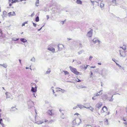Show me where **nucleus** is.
Masks as SVG:
<instances>
[{
  "label": "nucleus",
  "mask_w": 127,
  "mask_h": 127,
  "mask_svg": "<svg viewBox=\"0 0 127 127\" xmlns=\"http://www.w3.org/2000/svg\"><path fill=\"white\" fill-rule=\"evenodd\" d=\"M120 54L122 56H123V55H124L123 54H124L125 53V52L124 51H122V52L120 50L119 51Z\"/></svg>",
  "instance_id": "nucleus-20"
},
{
  "label": "nucleus",
  "mask_w": 127,
  "mask_h": 127,
  "mask_svg": "<svg viewBox=\"0 0 127 127\" xmlns=\"http://www.w3.org/2000/svg\"><path fill=\"white\" fill-rule=\"evenodd\" d=\"M48 49L50 51H52L53 52H55V49L54 48H53L52 47H49V48Z\"/></svg>",
  "instance_id": "nucleus-10"
},
{
  "label": "nucleus",
  "mask_w": 127,
  "mask_h": 127,
  "mask_svg": "<svg viewBox=\"0 0 127 127\" xmlns=\"http://www.w3.org/2000/svg\"><path fill=\"white\" fill-rule=\"evenodd\" d=\"M119 66V67H121V66L120 65H118Z\"/></svg>",
  "instance_id": "nucleus-53"
},
{
  "label": "nucleus",
  "mask_w": 127,
  "mask_h": 127,
  "mask_svg": "<svg viewBox=\"0 0 127 127\" xmlns=\"http://www.w3.org/2000/svg\"><path fill=\"white\" fill-rule=\"evenodd\" d=\"M49 114L51 116H52V115H53V114H52V112H50V113H49Z\"/></svg>",
  "instance_id": "nucleus-33"
},
{
  "label": "nucleus",
  "mask_w": 127,
  "mask_h": 127,
  "mask_svg": "<svg viewBox=\"0 0 127 127\" xmlns=\"http://www.w3.org/2000/svg\"><path fill=\"white\" fill-rule=\"evenodd\" d=\"M55 91L56 93H57L59 91L63 92L64 90H62L59 88H57L55 89Z\"/></svg>",
  "instance_id": "nucleus-4"
},
{
  "label": "nucleus",
  "mask_w": 127,
  "mask_h": 127,
  "mask_svg": "<svg viewBox=\"0 0 127 127\" xmlns=\"http://www.w3.org/2000/svg\"><path fill=\"white\" fill-rule=\"evenodd\" d=\"M53 94H54L55 96H57V95L56 94H55V93L54 92V90L53 89Z\"/></svg>",
  "instance_id": "nucleus-24"
},
{
  "label": "nucleus",
  "mask_w": 127,
  "mask_h": 127,
  "mask_svg": "<svg viewBox=\"0 0 127 127\" xmlns=\"http://www.w3.org/2000/svg\"><path fill=\"white\" fill-rule=\"evenodd\" d=\"M69 68L71 71L75 74L77 75H78L80 74V72L77 71L76 69L73 68L70 66H69Z\"/></svg>",
  "instance_id": "nucleus-2"
},
{
  "label": "nucleus",
  "mask_w": 127,
  "mask_h": 127,
  "mask_svg": "<svg viewBox=\"0 0 127 127\" xmlns=\"http://www.w3.org/2000/svg\"><path fill=\"white\" fill-rule=\"evenodd\" d=\"M59 110L60 111H61V110Z\"/></svg>",
  "instance_id": "nucleus-56"
},
{
  "label": "nucleus",
  "mask_w": 127,
  "mask_h": 127,
  "mask_svg": "<svg viewBox=\"0 0 127 127\" xmlns=\"http://www.w3.org/2000/svg\"><path fill=\"white\" fill-rule=\"evenodd\" d=\"M63 72L64 73L65 75H68L69 74V73L68 71H63Z\"/></svg>",
  "instance_id": "nucleus-19"
},
{
  "label": "nucleus",
  "mask_w": 127,
  "mask_h": 127,
  "mask_svg": "<svg viewBox=\"0 0 127 127\" xmlns=\"http://www.w3.org/2000/svg\"><path fill=\"white\" fill-rule=\"evenodd\" d=\"M43 123V122H41L40 123V124H41L42 123Z\"/></svg>",
  "instance_id": "nucleus-55"
},
{
  "label": "nucleus",
  "mask_w": 127,
  "mask_h": 127,
  "mask_svg": "<svg viewBox=\"0 0 127 127\" xmlns=\"http://www.w3.org/2000/svg\"><path fill=\"white\" fill-rule=\"evenodd\" d=\"M25 25V24L24 23H23L22 24V26H24Z\"/></svg>",
  "instance_id": "nucleus-38"
},
{
  "label": "nucleus",
  "mask_w": 127,
  "mask_h": 127,
  "mask_svg": "<svg viewBox=\"0 0 127 127\" xmlns=\"http://www.w3.org/2000/svg\"><path fill=\"white\" fill-rule=\"evenodd\" d=\"M88 108H89L90 109V110H91L92 111L93 110V108H92L91 106H90L89 107H88Z\"/></svg>",
  "instance_id": "nucleus-25"
},
{
  "label": "nucleus",
  "mask_w": 127,
  "mask_h": 127,
  "mask_svg": "<svg viewBox=\"0 0 127 127\" xmlns=\"http://www.w3.org/2000/svg\"><path fill=\"white\" fill-rule=\"evenodd\" d=\"M124 123L126 125H127V122H124Z\"/></svg>",
  "instance_id": "nucleus-37"
},
{
  "label": "nucleus",
  "mask_w": 127,
  "mask_h": 127,
  "mask_svg": "<svg viewBox=\"0 0 127 127\" xmlns=\"http://www.w3.org/2000/svg\"><path fill=\"white\" fill-rule=\"evenodd\" d=\"M2 35V31L0 29V37Z\"/></svg>",
  "instance_id": "nucleus-23"
},
{
  "label": "nucleus",
  "mask_w": 127,
  "mask_h": 127,
  "mask_svg": "<svg viewBox=\"0 0 127 127\" xmlns=\"http://www.w3.org/2000/svg\"><path fill=\"white\" fill-rule=\"evenodd\" d=\"M102 110L103 111H106L108 110V109L106 107L104 106L102 108Z\"/></svg>",
  "instance_id": "nucleus-12"
},
{
  "label": "nucleus",
  "mask_w": 127,
  "mask_h": 127,
  "mask_svg": "<svg viewBox=\"0 0 127 127\" xmlns=\"http://www.w3.org/2000/svg\"><path fill=\"white\" fill-rule=\"evenodd\" d=\"M91 2L93 4V5H94V3H95L98 4V3L95 0H91Z\"/></svg>",
  "instance_id": "nucleus-13"
},
{
  "label": "nucleus",
  "mask_w": 127,
  "mask_h": 127,
  "mask_svg": "<svg viewBox=\"0 0 127 127\" xmlns=\"http://www.w3.org/2000/svg\"><path fill=\"white\" fill-rule=\"evenodd\" d=\"M48 121V120H45L44 121V122H47Z\"/></svg>",
  "instance_id": "nucleus-39"
},
{
  "label": "nucleus",
  "mask_w": 127,
  "mask_h": 127,
  "mask_svg": "<svg viewBox=\"0 0 127 127\" xmlns=\"http://www.w3.org/2000/svg\"><path fill=\"white\" fill-rule=\"evenodd\" d=\"M93 57L92 56H90L89 58V60L90 61H91V60L92 59V58Z\"/></svg>",
  "instance_id": "nucleus-28"
},
{
  "label": "nucleus",
  "mask_w": 127,
  "mask_h": 127,
  "mask_svg": "<svg viewBox=\"0 0 127 127\" xmlns=\"http://www.w3.org/2000/svg\"><path fill=\"white\" fill-rule=\"evenodd\" d=\"M37 87L35 86L34 88L32 87L31 91L33 93L35 92L36 91Z\"/></svg>",
  "instance_id": "nucleus-7"
},
{
  "label": "nucleus",
  "mask_w": 127,
  "mask_h": 127,
  "mask_svg": "<svg viewBox=\"0 0 127 127\" xmlns=\"http://www.w3.org/2000/svg\"><path fill=\"white\" fill-rule=\"evenodd\" d=\"M26 69H28V68H27V67H26Z\"/></svg>",
  "instance_id": "nucleus-54"
},
{
  "label": "nucleus",
  "mask_w": 127,
  "mask_h": 127,
  "mask_svg": "<svg viewBox=\"0 0 127 127\" xmlns=\"http://www.w3.org/2000/svg\"><path fill=\"white\" fill-rule=\"evenodd\" d=\"M63 46L61 44H59L58 45V47L59 50H61L63 47Z\"/></svg>",
  "instance_id": "nucleus-5"
},
{
  "label": "nucleus",
  "mask_w": 127,
  "mask_h": 127,
  "mask_svg": "<svg viewBox=\"0 0 127 127\" xmlns=\"http://www.w3.org/2000/svg\"><path fill=\"white\" fill-rule=\"evenodd\" d=\"M123 120H124V121H126V120L124 118H123Z\"/></svg>",
  "instance_id": "nucleus-42"
},
{
  "label": "nucleus",
  "mask_w": 127,
  "mask_h": 127,
  "mask_svg": "<svg viewBox=\"0 0 127 127\" xmlns=\"http://www.w3.org/2000/svg\"><path fill=\"white\" fill-rule=\"evenodd\" d=\"M102 105V104L101 103H98L96 105V106L98 108H100Z\"/></svg>",
  "instance_id": "nucleus-14"
},
{
  "label": "nucleus",
  "mask_w": 127,
  "mask_h": 127,
  "mask_svg": "<svg viewBox=\"0 0 127 127\" xmlns=\"http://www.w3.org/2000/svg\"><path fill=\"white\" fill-rule=\"evenodd\" d=\"M81 81L80 79H78V80L77 81V82H79Z\"/></svg>",
  "instance_id": "nucleus-36"
},
{
  "label": "nucleus",
  "mask_w": 127,
  "mask_h": 127,
  "mask_svg": "<svg viewBox=\"0 0 127 127\" xmlns=\"http://www.w3.org/2000/svg\"><path fill=\"white\" fill-rule=\"evenodd\" d=\"M95 67V66H92V67H91V68H94Z\"/></svg>",
  "instance_id": "nucleus-43"
},
{
  "label": "nucleus",
  "mask_w": 127,
  "mask_h": 127,
  "mask_svg": "<svg viewBox=\"0 0 127 127\" xmlns=\"http://www.w3.org/2000/svg\"><path fill=\"white\" fill-rule=\"evenodd\" d=\"M93 30L91 29L89 31L87 34V36L89 37H91L92 36L93 33Z\"/></svg>",
  "instance_id": "nucleus-3"
},
{
  "label": "nucleus",
  "mask_w": 127,
  "mask_h": 127,
  "mask_svg": "<svg viewBox=\"0 0 127 127\" xmlns=\"http://www.w3.org/2000/svg\"><path fill=\"white\" fill-rule=\"evenodd\" d=\"M91 75H92L93 74V73L92 72H91Z\"/></svg>",
  "instance_id": "nucleus-49"
},
{
  "label": "nucleus",
  "mask_w": 127,
  "mask_h": 127,
  "mask_svg": "<svg viewBox=\"0 0 127 127\" xmlns=\"http://www.w3.org/2000/svg\"><path fill=\"white\" fill-rule=\"evenodd\" d=\"M102 91H100L99 92H97V93H96L95 94V96H99L100 95H101L102 94Z\"/></svg>",
  "instance_id": "nucleus-9"
},
{
  "label": "nucleus",
  "mask_w": 127,
  "mask_h": 127,
  "mask_svg": "<svg viewBox=\"0 0 127 127\" xmlns=\"http://www.w3.org/2000/svg\"><path fill=\"white\" fill-rule=\"evenodd\" d=\"M2 119H1L0 118V124H1V122L2 121Z\"/></svg>",
  "instance_id": "nucleus-35"
},
{
  "label": "nucleus",
  "mask_w": 127,
  "mask_h": 127,
  "mask_svg": "<svg viewBox=\"0 0 127 127\" xmlns=\"http://www.w3.org/2000/svg\"><path fill=\"white\" fill-rule=\"evenodd\" d=\"M6 12L5 11H4L3 12V15H6Z\"/></svg>",
  "instance_id": "nucleus-29"
},
{
  "label": "nucleus",
  "mask_w": 127,
  "mask_h": 127,
  "mask_svg": "<svg viewBox=\"0 0 127 127\" xmlns=\"http://www.w3.org/2000/svg\"><path fill=\"white\" fill-rule=\"evenodd\" d=\"M119 0H112V2L115 4H116V2H118Z\"/></svg>",
  "instance_id": "nucleus-18"
},
{
  "label": "nucleus",
  "mask_w": 127,
  "mask_h": 127,
  "mask_svg": "<svg viewBox=\"0 0 127 127\" xmlns=\"http://www.w3.org/2000/svg\"><path fill=\"white\" fill-rule=\"evenodd\" d=\"M11 0V3H15L16 2L22 1L23 0Z\"/></svg>",
  "instance_id": "nucleus-6"
},
{
  "label": "nucleus",
  "mask_w": 127,
  "mask_h": 127,
  "mask_svg": "<svg viewBox=\"0 0 127 127\" xmlns=\"http://www.w3.org/2000/svg\"><path fill=\"white\" fill-rule=\"evenodd\" d=\"M41 28H41L40 29L38 30L39 31Z\"/></svg>",
  "instance_id": "nucleus-50"
},
{
  "label": "nucleus",
  "mask_w": 127,
  "mask_h": 127,
  "mask_svg": "<svg viewBox=\"0 0 127 127\" xmlns=\"http://www.w3.org/2000/svg\"><path fill=\"white\" fill-rule=\"evenodd\" d=\"M20 40L23 42L25 43L27 41V40L24 38H21L20 39Z\"/></svg>",
  "instance_id": "nucleus-16"
},
{
  "label": "nucleus",
  "mask_w": 127,
  "mask_h": 127,
  "mask_svg": "<svg viewBox=\"0 0 127 127\" xmlns=\"http://www.w3.org/2000/svg\"><path fill=\"white\" fill-rule=\"evenodd\" d=\"M11 5H12V4H11V3H10V4H9V6H11Z\"/></svg>",
  "instance_id": "nucleus-41"
},
{
  "label": "nucleus",
  "mask_w": 127,
  "mask_h": 127,
  "mask_svg": "<svg viewBox=\"0 0 127 127\" xmlns=\"http://www.w3.org/2000/svg\"><path fill=\"white\" fill-rule=\"evenodd\" d=\"M88 66V65H86V66H85L84 67L85 69H87V67Z\"/></svg>",
  "instance_id": "nucleus-32"
},
{
  "label": "nucleus",
  "mask_w": 127,
  "mask_h": 127,
  "mask_svg": "<svg viewBox=\"0 0 127 127\" xmlns=\"http://www.w3.org/2000/svg\"><path fill=\"white\" fill-rule=\"evenodd\" d=\"M98 1H99L101 0H97Z\"/></svg>",
  "instance_id": "nucleus-52"
},
{
  "label": "nucleus",
  "mask_w": 127,
  "mask_h": 127,
  "mask_svg": "<svg viewBox=\"0 0 127 127\" xmlns=\"http://www.w3.org/2000/svg\"><path fill=\"white\" fill-rule=\"evenodd\" d=\"M39 2V0H37L36 2V5L37 4H38Z\"/></svg>",
  "instance_id": "nucleus-27"
},
{
  "label": "nucleus",
  "mask_w": 127,
  "mask_h": 127,
  "mask_svg": "<svg viewBox=\"0 0 127 127\" xmlns=\"http://www.w3.org/2000/svg\"><path fill=\"white\" fill-rule=\"evenodd\" d=\"M93 41L94 43H95L97 42H98V43L99 42V41L97 39L95 38L93 39Z\"/></svg>",
  "instance_id": "nucleus-11"
},
{
  "label": "nucleus",
  "mask_w": 127,
  "mask_h": 127,
  "mask_svg": "<svg viewBox=\"0 0 127 127\" xmlns=\"http://www.w3.org/2000/svg\"><path fill=\"white\" fill-rule=\"evenodd\" d=\"M35 21L36 22H38L39 21V17L37 16L36 18L35 19Z\"/></svg>",
  "instance_id": "nucleus-21"
},
{
  "label": "nucleus",
  "mask_w": 127,
  "mask_h": 127,
  "mask_svg": "<svg viewBox=\"0 0 127 127\" xmlns=\"http://www.w3.org/2000/svg\"><path fill=\"white\" fill-rule=\"evenodd\" d=\"M85 127H91L90 125H86Z\"/></svg>",
  "instance_id": "nucleus-31"
},
{
  "label": "nucleus",
  "mask_w": 127,
  "mask_h": 127,
  "mask_svg": "<svg viewBox=\"0 0 127 127\" xmlns=\"http://www.w3.org/2000/svg\"><path fill=\"white\" fill-rule=\"evenodd\" d=\"M76 118L73 121V123L74 124H76L77 125H79L81 123V119L75 117Z\"/></svg>",
  "instance_id": "nucleus-1"
},
{
  "label": "nucleus",
  "mask_w": 127,
  "mask_h": 127,
  "mask_svg": "<svg viewBox=\"0 0 127 127\" xmlns=\"http://www.w3.org/2000/svg\"><path fill=\"white\" fill-rule=\"evenodd\" d=\"M15 15V12H9L8 14V15L9 16H11Z\"/></svg>",
  "instance_id": "nucleus-8"
},
{
  "label": "nucleus",
  "mask_w": 127,
  "mask_h": 127,
  "mask_svg": "<svg viewBox=\"0 0 127 127\" xmlns=\"http://www.w3.org/2000/svg\"><path fill=\"white\" fill-rule=\"evenodd\" d=\"M98 64H99V65H101V63H98Z\"/></svg>",
  "instance_id": "nucleus-45"
},
{
  "label": "nucleus",
  "mask_w": 127,
  "mask_h": 127,
  "mask_svg": "<svg viewBox=\"0 0 127 127\" xmlns=\"http://www.w3.org/2000/svg\"><path fill=\"white\" fill-rule=\"evenodd\" d=\"M116 64L118 65H119V64H118L117 63H116Z\"/></svg>",
  "instance_id": "nucleus-47"
},
{
  "label": "nucleus",
  "mask_w": 127,
  "mask_h": 127,
  "mask_svg": "<svg viewBox=\"0 0 127 127\" xmlns=\"http://www.w3.org/2000/svg\"><path fill=\"white\" fill-rule=\"evenodd\" d=\"M76 2L78 4H82V1L80 0H77Z\"/></svg>",
  "instance_id": "nucleus-15"
},
{
  "label": "nucleus",
  "mask_w": 127,
  "mask_h": 127,
  "mask_svg": "<svg viewBox=\"0 0 127 127\" xmlns=\"http://www.w3.org/2000/svg\"><path fill=\"white\" fill-rule=\"evenodd\" d=\"M19 61H20V63H21V60H19Z\"/></svg>",
  "instance_id": "nucleus-48"
},
{
  "label": "nucleus",
  "mask_w": 127,
  "mask_h": 127,
  "mask_svg": "<svg viewBox=\"0 0 127 127\" xmlns=\"http://www.w3.org/2000/svg\"><path fill=\"white\" fill-rule=\"evenodd\" d=\"M47 18L48 19L49 18V16L48 15H47Z\"/></svg>",
  "instance_id": "nucleus-44"
},
{
  "label": "nucleus",
  "mask_w": 127,
  "mask_h": 127,
  "mask_svg": "<svg viewBox=\"0 0 127 127\" xmlns=\"http://www.w3.org/2000/svg\"><path fill=\"white\" fill-rule=\"evenodd\" d=\"M28 21H26L24 23L25 24H27L28 23Z\"/></svg>",
  "instance_id": "nucleus-40"
},
{
  "label": "nucleus",
  "mask_w": 127,
  "mask_h": 127,
  "mask_svg": "<svg viewBox=\"0 0 127 127\" xmlns=\"http://www.w3.org/2000/svg\"><path fill=\"white\" fill-rule=\"evenodd\" d=\"M33 26L34 27H36V24H35V23H33Z\"/></svg>",
  "instance_id": "nucleus-30"
},
{
  "label": "nucleus",
  "mask_w": 127,
  "mask_h": 127,
  "mask_svg": "<svg viewBox=\"0 0 127 127\" xmlns=\"http://www.w3.org/2000/svg\"><path fill=\"white\" fill-rule=\"evenodd\" d=\"M92 99H93V100H95V99L94 98V97H93L92 98Z\"/></svg>",
  "instance_id": "nucleus-46"
},
{
  "label": "nucleus",
  "mask_w": 127,
  "mask_h": 127,
  "mask_svg": "<svg viewBox=\"0 0 127 127\" xmlns=\"http://www.w3.org/2000/svg\"><path fill=\"white\" fill-rule=\"evenodd\" d=\"M120 48H122L124 50H125L126 49V46L125 45H124L122 47H120Z\"/></svg>",
  "instance_id": "nucleus-17"
},
{
  "label": "nucleus",
  "mask_w": 127,
  "mask_h": 127,
  "mask_svg": "<svg viewBox=\"0 0 127 127\" xmlns=\"http://www.w3.org/2000/svg\"><path fill=\"white\" fill-rule=\"evenodd\" d=\"M12 109H13V110L16 111L17 110V109L15 107H12Z\"/></svg>",
  "instance_id": "nucleus-22"
},
{
  "label": "nucleus",
  "mask_w": 127,
  "mask_h": 127,
  "mask_svg": "<svg viewBox=\"0 0 127 127\" xmlns=\"http://www.w3.org/2000/svg\"><path fill=\"white\" fill-rule=\"evenodd\" d=\"M102 5L103 6H104V5L103 4H102V3H101L100 4V6H101V8H102V7H101V6H102Z\"/></svg>",
  "instance_id": "nucleus-34"
},
{
  "label": "nucleus",
  "mask_w": 127,
  "mask_h": 127,
  "mask_svg": "<svg viewBox=\"0 0 127 127\" xmlns=\"http://www.w3.org/2000/svg\"><path fill=\"white\" fill-rule=\"evenodd\" d=\"M74 115L75 116L77 115L78 117H79L78 116H80V115L79 114H78V113H75L74 114Z\"/></svg>",
  "instance_id": "nucleus-26"
},
{
  "label": "nucleus",
  "mask_w": 127,
  "mask_h": 127,
  "mask_svg": "<svg viewBox=\"0 0 127 127\" xmlns=\"http://www.w3.org/2000/svg\"><path fill=\"white\" fill-rule=\"evenodd\" d=\"M1 11V10L0 9V12Z\"/></svg>",
  "instance_id": "nucleus-51"
}]
</instances>
